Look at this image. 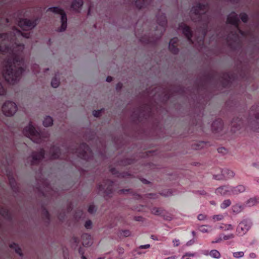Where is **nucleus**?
I'll list each match as a JSON object with an SVG mask.
<instances>
[{"label": "nucleus", "mask_w": 259, "mask_h": 259, "mask_svg": "<svg viewBox=\"0 0 259 259\" xmlns=\"http://www.w3.org/2000/svg\"><path fill=\"white\" fill-rule=\"evenodd\" d=\"M24 49V45L17 42L16 36L13 32L0 34V53L9 54L5 61L3 75L10 84L17 83L25 70Z\"/></svg>", "instance_id": "1"}, {"label": "nucleus", "mask_w": 259, "mask_h": 259, "mask_svg": "<svg viewBox=\"0 0 259 259\" xmlns=\"http://www.w3.org/2000/svg\"><path fill=\"white\" fill-rule=\"evenodd\" d=\"M209 9L207 3H198L193 6L191 10V18L195 22H197L201 26L200 27L201 36L200 41L203 42L204 39L208 31L210 18L206 13Z\"/></svg>", "instance_id": "2"}, {"label": "nucleus", "mask_w": 259, "mask_h": 259, "mask_svg": "<svg viewBox=\"0 0 259 259\" xmlns=\"http://www.w3.org/2000/svg\"><path fill=\"white\" fill-rule=\"evenodd\" d=\"M232 127L240 130L242 127L247 126L253 131L259 132V105L252 106L247 116L237 117L233 119L231 122Z\"/></svg>", "instance_id": "3"}, {"label": "nucleus", "mask_w": 259, "mask_h": 259, "mask_svg": "<svg viewBox=\"0 0 259 259\" xmlns=\"http://www.w3.org/2000/svg\"><path fill=\"white\" fill-rule=\"evenodd\" d=\"M67 152L72 153L86 161H89L93 157V152L91 148L85 143H81L74 149H68Z\"/></svg>", "instance_id": "4"}, {"label": "nucleus", "mask_w": 259, "mask_h": 259, "mask_svg": "<svg viewBox=\"0 0 259 259\" xmlns=\"http://www.w3.org/2000/svg\"><path fill=\"white\" fill-rule=\"evenodd\" d=\"M239 35L244 36L246 34L244 31L240 29L239 24L238 27H235V30L230 31L226 37V42L230 49L234 50L239 45L240 42Z\"/></svg>", "instance_id": "5"}, {"label": "nucleus", "mask_w": 259, "mask_h": 259, "mask_svg": "<svg viewBox=\"0 0 259 259\" xmlns=\"http://www.w3.org/2000/svg\"><path fill=\"white\" fill-rule=\"evenodd\" d=\"M23 134L30 138L32 141L36 143H41L45 140L47 137L42 133L37 131L30 122L28 125L26 126L23 130Z\"/></svg>", "instance_id": "6"}, {"label": "nucleus", "mask_w": 259, "mask_h": 259, "mask_svg": "<svg viewBox=\"0 0 259 259\" xmlns=\"http://www.w3.org/2000/svg\"><path fill=\"white\" fill-rule=\"evenodd\" d=\"M114 182L109 179L104 180L102 184L98 185L99 193L104 196L110 197L113 193Z\"/></svg>", "instance_id": "7"}, {"label": "nucleus", "mask_w": 259, "mask_h": 259, "mask_svg": "<svg viewBox=\"0 0 259 259\" xmlns=\"http://www.w3.org/2000/svg\"><path fill=\"white\" fill-rule=\"evenodd\" d=\"M47 11L53 12L61 15V26L58 28V31L62 32L67 28V16L64 11L58 7H52L48 8Z\"/></svg>", "instance_id": "8"}, {"label": "nucleus", "mask_w": 259, "mask_h": 259, "mask_svg": "<svg viewBox=\"0 0 259 259\" xmlns=\"http://www.w3.org/2000/svg\"><path fill=\"white\" fill-rule=\"evenodd\" d=\"M17 110L15 103L8 101H6L2 106L3 113L7 116H13Z\"/></svg>", "instance_id": "9"}, {"label": "nucleus", "mask_w": 259, "mask_h": 259, "mask_svg": "<svg viewBox=\"0 0 259 259\" xmlns=\"http://www.w3.org/2000/svg\"><path fill=\"white\" fill-rule=\"evenodd\" d=\"M252 225L251 220L249 219L243 220L238 225L236 232L238 235H244L250 228Z\"/></svg>", "instance_id": "10"}, {"label": "nucleus", "mask_w": 259, "mask_h": 259, "mask_svg": "<svg viewBox=\"0 0 259 259\" xmlns=\"http://www.w3.org/2000/svg\"><path fill=\"white\" fill-rule=\"evenodd\" d=\"M37 21V19L32 20L26 18H20L18 21V26L22 29H32L36 26Z\"/></svg>", "instance_id": "11"}, {"label": "nucleus", "mask_w": 259, "mask_h": 259, "mask_svg": "<svg viewBox=\"0 0 259 259\" xmlns=\"http://www.w3.org/2000/svg\"><path fill=\"white\" fill-rule=\"evenodd\" d=\"M45 151L43 148L40 149L38 152H33L32 154L30 164L33 165L38 164L45 157Z\"/></svg>", "instance_id": "12"}, {"label": "nucleus", "mask_w": 259, "mask_h": 259, "mask_svg": "<svg viewBox=\"0 0 259 259\" xmlns=\"http://www.w3.org/2000/svg\"><path fill=\"white\" fill-rule=\"evenodd\" d=\"M50 154L51 159L67 158V156L62 155L60 148L56 146H53L51 148Z\"/></svg>", "instance_id": "13"}, {"label": "nucleus", "mask_w": 259, "mask_h": 259, "mask_svg": "<svg viewBox=\"0 0 259 259\" xmlns=\"http://www.w3.org/2000/svg\"><path fill=\"white\" fill-rule=\"evenodd\" d=\"M179 27L182 29L183 33L185 35L188 40L191 43L193 44L192 39V32L190 27L185 24L182 23L180 25Z\"/></svg>", "instance_id": "14"}, {"label": "nucleus", "mask_w": 259, "mask_h": 259, "mask_svg": "<svg viewBox=\"0 0 259 259\" xmlns=\"http://www.w3.org/2000/svg\"><path fill=\"white\" fill-rule=\"evenodd\" d=\"M227 23L231 24L234 27H237L239 24V19L238 17V15L235 12H231L227 17Z\"/></svg>", "instance_id": "15"}, {"label": "nucleus", "mask_w": 259, "mask_h": 259, "mask_svg": "<svg viewBox=\"0 0 259 259\" xmlns=\"http://www.w3.org/2000/svg\"><path fill=\"white\" fill-rule=\"evenodd\" d=\"M231 76L229 73L226 72L222 74L220 78L221 84L224 88L229 87L231 85Z\"/></svg>", "instance_id": "16"}, {"label": "nucleus", "mask_w": 259, "mask_h": 259, "mask_svg": "<svg viewBox=\"0 0 259 259\" xmlns=\"http://www.w3.org/2000/svg\"><path fill=\"white\" fill-rule=\"evenodd\" d=\"M231 186H223L218 188L215 190V193L221 195H232Z\"/></svg>", "instance_id": "17"}, {"label": "nucleus", "mask_w": 259, "mask_h": 259, "mask_svg": "<svg viewBox=\"0 0 259 259\" xmlns=\"http://www.w3.org/2000/svg\"><path fill=\"white\" fill-rule=\"evenodd\" d=\"M178 42L179 38L178 37H174L169 41V50L174 54H177L179 53V50L178 48Z\"/></svg>", "instance_id": "18"}, {"label": "nucleus", "mask_w": 259, "mask_h": 259, "mask_svg": "<svg viewBox=\"0 0 259 259\" xmlns=\"http://www.w3.org/2000/svg\"><path fill=\"white\" fill-rule=\"evenodd\" d=\"M212 131L213 133H218L222 131L223 128V122L221 119H216L212 124Z\"/></svg>", "instance_id": "19"}, {"label": "nucleus", "mask_w": 259, "mask_h": 259, "mask_svg": "<svg viewBox=\"0 0 259 259\" xmlns=\"http://www.w3.org/2000/svg\"><path fill=\"white\" fill-rule=\"evenodd\" d=\"M157 21L158 25L162 27V31L159 36V37H161L163 33V32L164 31L165 26L167 24V20L165 15H162L158 17L157 18Z\"/></svg>", "instance_id": "20"}, {"label": "nucleus", "mask_w": 259, "mask_h": 259, "mask_svg": "<svg viewBox=\"0 0 259 259\" xmlns=\"http://www.w3.org/2000/svg\"><path fill=\"white\" fill-rule=\"evenodd\" d=\"M152 0H135V6L139 9L147 7L151 3Z\"/></svg>", "instance_id": "21"}, {"label": "nucleus", "mask_w": 259, "mask_h": 259, "mask_svg": "<svg viewBox=\"0 0 259 259\" xmlns=\"http://www.w3.org/2000/svg\"><path fill=\"white\" fill-rule=\"evenodd\" d=\"M82 245L84 246H90L92 244L91 236L88 233L83 234L81 236Z\"/></svg>", "instance_id": "22"}, {"label": "nucleus", "mask_w": 259, "mask_h": 259, "mask_svg": "<svg viewBox=\"0 0 259 259\" xmlns=\"http://www.w3.org/2000/svg\"><path fill=\"white\" fill-rule=\"evenodd\" d=\"M232 195H237L240 193H242L245 191V187L243 185H238L236 187H231Z\"/></svg>", "instance_id": "23"}, {"label": "nucleus", "mask_w": 259, "mask_h": 259, "mask_svg": "<svg viewBox=\"0 0 259 259\" xmlns=\"http://www.w3.org/2000/svg\"><path fill=\"white\" fill-rule=\"evenodd\" d=\"M83 3L82 0H74L71 4V8L74 11H78L82 6Z\"/></svg>", "instance_id": "24"}, {"label": "nucleus", "mask_w": 259, "mask_h": 259, "mask_svg": "<svg viewBox=\"0 0 259 259\" xmlns=\"http://www.w3.org/2000/svg\"><path fill=\"white\" fill-rule=\"evenodd\" d=\"M232 211L234 214H238L244 209V206L239 203L233 205L231 207Z\"/></svg>", "instance_id": "25"}, {"label": "nucleus", "mask_w": 259, "mask_h": 259, "mask_svg": "<svg viewBox=\"0 0 259 259\" xmlns=\"http://www.w3.org/2000/svg\"><path fill=\"white\" fill-rule=\"evenodd\" d=\"M222 174L225 179H230L234 176V173L233 171L229 169H223L221 171Z\"/></svg>", "instance_id": "26"}, {"label": "nucleus", "mask_w": 259, "mask_h": 259, "mask_svg": "<svg viewBox=\"0 0 259 259\" xmlns=\"http://www.w3.org/2000/svg\"><path fill=\"white\" fill-rule=\"evenodd\" d=\"M10 247L12 249H14L16 253L18 254L20 256L23 255L21 249L20 248L18 244L16 243H13L10 245Z\"/></svg>", "instance_id": "27"}, {"label": "nucleus", "mask_w": 259, "mask_h": 259, "mask_svg": "<svg viewBox=\"0 0 259 259\" xmlns=\"http://www.w3.org/2000/svg\"><path fill=\"white\" fill-rule=\"evenodd\" d=\"M232 104H233V106H234L237 109L241 108L243 111L244 110V108L245 107V103L244 101L241 102L240 101H235L232 102Z\"/></svg>", "instance_id": "28"}, {"label": "nucleus", "mask_w": 259, "mask_h": 259, "mask_svg": "<svg viewBox=\"0 0 259 259\" xmlns=\"http://www.w3.org/2000/svg\"><path fill=\"white\" fill-rule=\"evenodd\" d=\"M53 120L52 118L50 116H47L43 121V125L46 127H49L53 124Z\"/></svg>", "instance_id": "29"}, {"label": "nucleus", "mask_w": 259, "mask_h": 259, "mask_svg": "<svg viewBox=\"0 0 259 259\" xmlns=\"http://www.w3.org/2000/svg\"><path fill=\"white\" fill-rule=\"evenodd\" d=\"M110 171L112 173V174L115 175L118 177L124 178L126 176V174L125 173L119 172V171H117L115 168H110Z\"/></svg>", "instance_id": "30"}, {"label": "nucleus", "mask_w": 259, "mask_h": 259, "mask_svg": "<svg viewBox=\"0 0 259 259\" xmlns=\"http://www.w3.org/2000/svg\"><path fill=\"white\" fill-rule=\"evenodd\" d=\"M209 255L211 257L214 258H220L221 257V254L220 252L216 250L213 249L210 251Z\"/></svg>", "instance_id": "31"}, {"label": "nucleus", "mask_w": 259, "mask_h": 259, "mask_svg": "<svg viewBox=\"0 0 259 259\" xmlns=\"http://www.w3.org/2000/svg\"><path fill=\"white\" fill-rule=\"evenodd\" d=\"M151 211L153 214L155 215H161L163 214V210L161 208L154 207Z\"/></svg>", "instance_id": "32"}, {"label": "nucleus", "mask_w": 259, "mask_h": 259, "mask_svg": "<svg viewBox=\"0 0 259 259\" xmlns=\"http://www.w3.org/2000/svg\"><path fill=\"white\" fill-rule=\"evenodd\" d=\"M199 230L202 233H206L211 230V227L208 225H202L199 227Z\"/></svg>", "instance_id": "33"}, {"label": "nucleus", "mask_w": 259, "mask_h": 259, "mask_svg": "<svg viewBox=\"0 0 259 259\" xmlns=\"http://www.w3.org/2000/svg\"><path fill=\"white\" fill-rule=\"evenodd\" d=\"M231 204V201L230 199L225 200L220 205L222 209H225L229 207Z\"/></svg>", "instance_id": "34"}, {"label": "nucleus", "mask_w": 259, "mask_h": 259, "mask_svg": "<svg viewBox=\"0 0 259 259\" xmlns=\"http://www.w3.org/2000/svg\"><path fill=\"white\" fill-rule=\"evenodd\" d=\"M257 202V199L255 198H251L248 200L246 202V205L249 206H252L255 205Z\"/></svg>", "instance_id": "35"}, {"label": "nucleus", "mask_w": 259, "mask_h": 259, "mask_svg": "<svg viewBox=\"0 0 259 259\" xmlns=\"http://www.w3.org/2000/svg\"><path fill=\"white\" fill-rule=\"evenodd\" d=\"M60 84L59 80L57 78V76H56L55 77H54L51 81V85L52 87L54 88H57Z\"/></svg>", "instance_id": "36"}, {"label": "nucleus", "mask_w": 259, "mask_h": 259, "mask_svg": "<svg viewBox=\"0 0 259 259\" xmlns=\"http://www.w3.org/2000/svg\"><path fill=\"white\" fill-rule=\"evenodd\" d=\"M240 19L243 23H246L248 20V15L245 13H241L239 15Z\"/></svg>", "instance_id": "37"}, {"label": "nucleus", "mask_w": 259, "mask_h": 259, "mask_svg": "<svg viewBox=\"0 0 259 259\" xmlns=\"http://www.w3.org/2000/svg\"><path fill=\"white\" fill-rule=\"evenodd\" d=\"M42 215H43V217L46 218V219H47L48 221H50V214H49V211H48V210L45 208H44L43 209H42Z\"/></svg>", "instance_id": "38"}, {"label": "nucleus", "mask_w": 259, "mask_h": 259, "mask_svg": "<svg viewBox=\"0 0 259 259\" xmlns=\"http://www.w3.org/2000/svg\"><path fill=\"white\" fill-rule=\"evenodd\" d=\"M103 109H101L100 110H94L93 111V114L95 117H99L101 116L102 111H103Z\"/></svg>", "instance_id": "39"}, {"label": "nucleus", "mask_w": 259, "mask_h": 259, "mask_svg": "<svg viewBox=\"0 0 259 259\" xmlns=\"http://www.w3.org/2000/svg\"><path fill=\"white\" fill-rule=\"evenodd\" d=\"M96 211V208L95 206L93 204H91L89 205L88 208V212L90 213L93 214Z\"/></svg>", "instance_id": "40"}, {"label": "nucleus", "mask_w": 259, "mask_h": 259, "mask_svg": "<svg viewBox=\"0 0 259 259\" xmlns=\"http://www.w3.org/2000/svg\"><path fill=\"white\" fill-rule=\"evenodd\" d=\"M233 255L235 258H239L244 256V252L243 251L235 252L233 253Z\"/></svg>", "instance_id": "41"}, {"label": "nucleus", "mask_w": 259, "mask_h": 259, "mask_svg": "<svg viewBox=\"0 0 259 259\" xmlns=\"http://www.w3.org/2000/svg\"><path fill=\"white\" fill-rule=\"evenodd\" d=\"M92 222L91 220H88L85 222L84 227L86 229H89L92 228Z\"/></svg>", "instance_id": "42"}, {"label": "nucleus", "mask_w": 259, "mask_h": 259, "mask_svg": "<svg viewBox=\"0 0 259 259\" xmlns=\"http://www.w3.org/2000/svg\"><path fill=\"white\" fill-rule=\"evenodd\" d=\"M212 218L215 221H221L224 218V216L222 214L214 215Z\"/></svg>", "instance_id": "43"}, {"label": "nucleus", "mask_w": 259, "mask_h": 259, "mask_svg": "<svg viewBox=\"0 0 259 259\" xmlns=\"http://www.w3.org/2000/svg\"><path fill=\"white\" fill-rule=\"evenodd\" d=\"M234 237V235L233 234H230L229 235L224 236L223 239L224 240H229L230 239H232Z\"/></svg>", "instance_id": "44"}, {"label": "nucleus", "mask_w": 259, "mask_h": 259, "mask_svg": "<svg viewBox=\"0 0 259 259\" xmlns=\"http://www.w3.org/2000/svg\"><path fill=\"white\" fill-rule=\"evenodd\" d=\"M9 182L10 184V185L12 189H14L15 188L14 184H15V179L12 177L9 178Z\"/></svg>", "instance_id": "45"}, {"label": "nucleus", "mask_w": 259, "mask_h": 259, "mask_svg": "<svg viewBox=\"0 0 259 259\" xmlns=\"http://www.w3.org/2000/svg\"><path fill=\"white\" fill-rule=\"evenodd\" d=\"M0 214L4 216L8 214V211L3 207H0Z\"/></svg>", "instance_id": "46"}, {"label": "nucleus", "mask_w": 259, "mask_h": 259, "mask_svg": "<svg viewBox=\"0 0 259 259\" xmlns=\"http://www.w3.org/2000/svg\"><path fill=\"white\" fill-rule=\"evenodd\" d=\"M6 93V91L4 88L3 85L0 83V95H4Z\"/></svg>", "instance_id": "47"}, {"label": "nucleus", "mask_w": 259, "mask_h": 259, "mask_svg": "<svg viewBox=\"0 0 259 259\" xmlns=\"http://www.w3.org/2000/svg\"><path fill=\"white\" fill-rule=\"evenodd\" d=\"M221 228L225 230H233V226L230 224L226 225L225 227H221Z\"/></svg>", "instance_id": "48"}, {"label": "nucleus", "mask_w": 259, "mask_h": 259, "mask_svg": "<svg viewBox=\"0 0 259 259\" xmlns=\"http://www.w3.org/2000/svg\"><path fill=\"white\" fill-rule=\"evenodd\" d=\"M121 235L124 237H128L131 235V232L129 230L122 231Z\"/></svg>", "instance_id": "49"}, {"label": "nucleus", "mask_w": 259, "mask_h": 259, "mask_svg": "<svg viewBox=\"0 0 259 259\" xmlns=\"http://www.w3.org/2000/svg\"><path fill=\"white\" fill-rule=\"evenodd\" d=\"M134 163V160L131 159H127L125 161L123 162V164L127 165V164H131Z\"/></svg>", "instance_id": "50"}, {"label": "nucleus", "mask_w": 259, "mask_h": 259, "mask_svg": "<svg viewBox=\"0 0 259 259\" xmlns=\"http://www.w3.org/2000/svg\"><path fill=\"white\" fill-rule=\"evenodd\" d=\"M172 242L174 246H178L180 244V240L179 239H175Z\"/></svg>", "instance_id": "51"}, {"label": "nucleus", "mask_w": 259, "mask_h": 259, "mask_svg": "<svg viewBox=\"0 0 259 259\" xmlns=\"http://www.w3.org/2000/svg\"><path fill=\"white\" fill-rule=\"evenodd\" d=\"M197 218L199 220L202 221L205 220V219L206 218V216L202 214H199L198 215Z\"/></svg>", "instance_id": "52"}, {"label": "nucleus", "mask_w": 259, "mask_h": 259, "mask_svg": "<svg viewBox=\"0 0 259 259\" xmlns=\"http://www.w3.org/2000/svg\"><path fill=\"white\" fill-rule=\"evenodd\" d=\"M156 196H157V195L155 194L150 193V194H147V197L150 198V199L155 198H156Z\"/></svg>", "instance_id": "53"}, {"label": "nucleus", "mask_w": 259, "mask_h": 259, "mask_svg": "<svg viewBox=\"0 0 259 259\" xmlns=\"http://www.w3.org/2000/svg\"><path fill=\"white\" fill-rule=\"evenodd\" d=\"M161 195H163L164 196H169L172 195L171 191L168 190L166 192V193H162Z\"/></svg>", "instance_id": "54"}, {"label": "nucleus", "mask_w": 259, "mask_h": 259, "mask_svg": "<svg viewBox=\"0 0 259 259\" xmlns=\"http://www.w3.org/2000/svg\"><path fill=\"white\" fill-rule=\"evenodd\" d=\"M150 244L142 245L139 246L140 249H147L150 248Z\"/></svg>", "instance_id": "55"}, {"label": "nucleus", "mask_w": 259, "mask_h": 259, "mask_svg": "<svg viewBox=\"0 0 259 259\" xmlns=\"http://www.w3.org/2000/svg\"><path fill=\"white\" fill-rule=\"evenodd\" d=\"M122 87V84L121 82H118L116 84V89L117 90H120Z\"/></svg>", "instance_id": "56"}, {"label": "nucleus", "mask_w": 259, "mask_h": 259, "mask_svg": "<svg viewBox=\"0 0 259 259\" xmlns=\"http://www.w3.org/2000/svg\"><path fill=\"white\" fill-rule=\"evenodd\" d=\"M140 40H141V41H143V42H144L145 44H150V43H151V42L152 41V40H151L150 39H149V38H148V39H146V40H143V38H142L140 39Z\"/></svg>", "instance_id": "57"}, {"label": "nucleus", "mask_w": 259, "mask_h": 259, "mask_svg": "<svg viewBox=\"0 0 259 259\" xmlns=\"http://www.w3.org/2000/svg\"><path fill=\"white\" fill-rule=\"evenodd\" d=\"M79 253L81 255L82 259H88L84 255H83V252L82 251L81 248L79 249Z\"/></svg>", "instance_id": "58"}, {"label": "nucleus", "mask_w": 259, "mask_h": 259, "mask_svg": "<svg viewBox=\"0 0 259 259\" xmlns=\"http://www.w3.org/2000/svg\"><path fill=\"white\" fill-rule=\"evenodd\" d=\"M218 151L219 153H225L226 151V149L224 147H221L218 148Z\"/></svg>", "instance_id": "59"}, {"label": "nucleus", "mask_w": 259, "mask_h": 259, "mask_svg": "<svg viewBox=\"0 0 259 259\" xmlns=\"http://www.w3.org/2000/svg\"><path fill=\"white\" fill-rule=\"evenodd\" d=\"M223 239L220 237H219L218 239L214 240V241H212V243H219Z\"/></svg>", "instance_id": "60"}, {"label": "nucleus", "mask_w": 259, "mask_h": 259, "mask_svg": "<svg viewBox=\"0 0 259 259\" xmlns=\"http://www.w3.org/2000/svg\"><path fill=\"white\" fill-rule=\"evenodd\" d=\"M113 80V77L110 76H108L107 78H106V81L108 82H111Z\"/></svg>", "instance_id": "61"}, {"label": "nucleus", "mask_w": 259, "mask_h": 259, "mask_svg": "<svg viewBox=\"0 0 259 259\" xmlns=\"http://www.w3.org/2000/svg\"><path fill=\"white\" fill-rule=\"evenodd\" d=\"M249 257L250 258H254L256 257V255L255 253L251 252L249 254Z\"/></svg>", "instance_id": "62"}, {"label": "nucleus", "mask_w": 259, "mask_h": 259, "mask_svg": "<svg viewBox=\"0 0 259 259\" xmlns=\"http://www.w3.org/2000/svg\"><path fill=\"white\" fill-rule=\"evenodd\" d=\"M118 252L120 254H122L124 252V249L122 248H120L118 249Z\"/></svg>", "instance_id": "63"}, {"label": "nucleus", "mask_w": 259, "mask_h": 259, "mask_svg": "<svg viewBox=\"0 0 259 259\" xmlns=\"http://www.w3.org/2000/svg\"><path fill=\"white\" fill-rule=\"evenodd\" d=\"M142 182L144 184H148L149 183V182L146 179H144L143 180H142Z\"/></svg>", "instance_id": "64"}]
</instances>
